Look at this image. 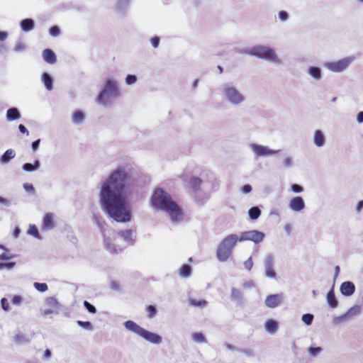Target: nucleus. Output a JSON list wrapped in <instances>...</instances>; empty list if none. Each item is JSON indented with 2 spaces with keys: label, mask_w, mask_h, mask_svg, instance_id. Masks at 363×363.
Segmentation results:
<instances>
[{
  "label": "nucleus",
  "mask_w": 363,
  "mask_h": 363,
  "mask_svg": "<svg viewBox=\"0 0 363 363\" xmlns=\"http://www.w3.org/2000/svg\"><path fill=\"white\" fill-rule=\"evenodd\" d=\"M131 178L123 167L117 168L104 183L101 201L108 215L117 222H127L130 219L125 198L122 195Z\"/></svg>",
  "instance_id": "obj_1"
},
{
  "label": "nucleus",
  "mask_w": 363,
  "mask_h": 363,
  "mask_svg": "<svg viewBox=\"0 0 363 363\" xmlns=\"http://www.w3.org/2000/svg\"><path fill=\"white\" fill-rule=\"evenodd\" d=\"M152 203L156 208L167 212L173 221H177L182 216L179 205L162 189H157L152 197Z\"/></svg>",
  "instance_id": "obj_2"
},
{
  "label": "nucleus",
  "mask_w": 363,
  "mask_h": 363,
  "mask_svg": "<svg viewBox=\"0 0 363 363\" xmlns=\"http://www.w3.org/2000/svg\"><path fill=\"white\" fill-rule=\"evenodd\" d=\"M238 242V236L230 234L226 236L218 247L216 256L220 262L227 261L232 255L233 250Z\"/></svg>",
  "instance_id": "obj_3"
},
{
  "label": "nucleus",
  "mask_w": 363,
  "mask_h": 363,
  "mask_svg": "<svg viewBox=\"0 0 363 363\" xmlns=\"http://www.w3.org/2000/svg\"><path fill=\"white\" fill-rule=\"evenodd\" d=\"M124 325L126 329L135 333L151 343L159 344L162 342V337L159 335L145 330L132 320L126 321Z\"/></svg>",
  "instance_id": "obj_4"
},
{
  "label": "nucleus",
  "mask_w": 363,
  "mask_h": 363,
  "mask_svg": "<svg viewBox=\"0 0 363 363\" xmlns=\"http://www.w3.org/2000/svg\"><path fill=\"white\" fill-rule=\"evenodd\" d=\"M264 238V234L258 230L245 231L241 233L238 238V241H252L255 244L261 242Z\"/></svg>",
  "instance_id": "obj_5"
},
{
  "label": "nucleus",
  "mask_w": 363,
  "mask_h": 363,
  "mask_svg": "<svg viewBox=\"0 0 363 363\" xmlns=\"http://www.w3.org/2000/svg\"><path fill=\"white\" fill-rule=\"evenodd\" d=\"M251 53L259 58L270 60H275L277 57L274 52L272 49L263 46L253 48Z\"/></svg>",
  "instance_id": "obj_6"
},
{
  "label": "nucleus",
  "mask_w": 363,
  "mask_h": 363,
  "mask_svg": "<svg viewBox=\"0 0 363 363\" xmlns=\"http://www.w3.org/2000/svg\"><path fill=\"white\" fill-rule=\"evenodd\" d=\"M224 91L227 99L232 104H238L244 100L243 96L234 87H227Z\"/></svg>",
  "instance_id": "obj_7"
},
{
  "label": "nucleus",
  "mask_w": 363,
  "mask_h": 363,
  "mask_svg": "<svg viewBox=\"0 0 363 363\" xmlns=\"http://www.w3.org/2000/svg\"><path fill=\"white\" fill-rule=\"evenodd\" d=\"M349 59H342L337 62H330L327 64V67L332 72H340L344 71L350 65Z\"/></svg>",
  "instance_id": "obj_8"
},
{
  "label": "nucleus",
  "mask_w": 363,
  "mask_h": 363,
  "mask_svg": "<svg viewBox=\"0 0 363 363\" xmlns=\"http://www.w3.org/2000/svg\"><path fill=\"white\" fill-rule=\"evenodd\" d=\"M55 215L52 213H48L43 218L41 229L43 230H52L54 226Z\"/></svg>",
  "instance_id": "obj_9"
},
{
  "label": "nucleus",
  "mask_w": 363,
  "mask_h": 363,
  "mask_svg": "<svg viewBox=\"0 0 363 363\" xmlns=\"http://www.w3.org/2000/svg\"><path fill=\"white\" fill-rule=\"evenodd\" d=\"M104 90H106V93H109L114 97H117L118 96V90L117 89L116 82L114 80L107 79Z\"/></svg>",
  "instance_id": "obj_10"
},
{
  "label": "nucleus",
  "mask_w": 363,
  "mask_h": 363,
  "mask_svg": "<svg viewBox=\"0 0 363 363\" xmlns=\"http://www.w3.org/2000/svg\"><path fill=\"white\" fill-rule=\"evenodd\" d=\"M289 207L294 211H300L305 207L304 201L301 196H296L291 200Z\"/></svg>",
  "instance_id": "obj_11"
},
{
  "label": "nucleus",
  "mask_w": 363,
  "mask_h": 363,
  "mask_svg": "<svg viewBox=\"0 0 363 363\" xmlns=\"http://www.w3.org/2000/svg\"><path fill=\"white\" fill-rule=\"evenodd\" d=\"M281 301V296L273 294L268 296L265 299V304L269 308H275L278 306Z\"/></svg>",
  "instance_id": "obj_12"
},
{
  "label": "nucleus",
  "mask_w": 363,
  "mask_h": 363,
  "mask_svg": "<svg viewBox=\"0 0 363 363\" xmlns=\"http://www.w3.org/2000/svg\"><path fill=\"white\" fill-rule=\"evenodd\" d=\"M265 274L268 277L274 278L276 273L273 269V257L272 255H268L264 261Z\"/></svg>",
  "instance_id": "obj_13"
},
{
  "label": "nucleus",
  "mask_w": 363,
  "mask_h": 363,
  "mask_svg": "<svg viewBox=\"0 0 363 363\" xmlns=\"http://www.w3.org/2000/svg\"><path fill=\"white\" fill-rule=\"evenodd\" d=\"M354 284L351 281H345L340 286V291L344 296H351L354 294Z\"/></svg>",
  "instance_id": "obj_14"
},
{
  "label": "nucleus",
  "mask_w": 363,
  "mask_h": 363,
  "mask_svg": "<svg viewBox=\"0 0 363 363\" xmlns=\"http://www.w3.org/2000/svg\"><path fill=\"white\" fill-rule=\"evenodd\" d=\"M359 312H360V308L359 306L352 307V308H350L345 314L340 316L339 318V319L341 320H348V319L357 315V314H359Z\"/></svg>",
  "instance_id": "obj_15"
},
{
  "label": "nucleus",
  "mask_w": 363,
  "mask_h": 363,
  "mask_svg": "<svg viewBox=\"0 0 363 363\" xmlns=\"http://www.w3.org/2000/svg\"><path fill=\"white\" fill-rule=\"evenodd\" d=\"M34 26V21L31 18H26L21 22V29L25 32H28L33 30Z\"/></svg>",
  "instance_id": "obj_16"
},
{
  "label": "nucleus",
  "mask_w": 363,
  "mask_h": 363,
  "mask_svg": "<svg viewBox=\"0 0 363 363\" xmlns=\"http://www.w3.org/2000/svg\"><path fill=\"white\" fill-rule=\"evenodd\" d=\"M43 57L44 60L50 64H53L56 61V56L55 53L50 49H46L43 51Z\"/></svg>",
  "instance_id": "obj_17"
},
{
  "label": "nucleus",
  "mask_w": 363,
  "mask_h": 363,
  "mask_svg": "<svg viewBox=\"0 0 363 363\" xmlns=\"http://www.w3.org/2000/svg\"><path fill=\"white\" fill-rule=\"evenodd\" d=\"M21 115L18 110L16 108H11L7 111L6 118L9 121H14L20 118Z\"/></svg>",
  "instance_id": "obj_18"
},
{
  "label": "nucleus",
  "mask_w": 363,
  "mask_h": 363,
  "mask_svg": "<svg viewBox=\"0 0 363 363\" xmlns=\"http://www.w3.org/2000/svg\"><path fill=\"white\" fill-rule=\"evenodd\" d=\"M202 184V180L199 177H191L189 180V188L192 191H197Z\"/></svg>",
  "instance_id": "obj_19"
},
{
  "label": "nucleus",
  "mask_w": 363,
  "mask_h": 363,
  "mask_svg": "<svg viewBox=\"0 0 363 363\" xmlns=\"http://www.w3.org/2000/svg\"><path fill=\"white\" fill-rule=\"evenodd\" d=\"M253 150L258 156H264L272 153V151L267 147L261 145H255Z\"/></svg>",
  "instance_id": "obj_20"
},
{
  "label": "nucleus",
  "mask_w": 363,
  "mask_h": 363,
  "mask_svg": "<svg viewBox=\"0 0 363 363\" xmlns=\"http://www.w3.org/2000/svg\"><path fill=\"white\" fill-rule=\"evenodd\" d=\"M14 157L15 152L12 149H9L1 157L0 161L1 162L6 164L8 163Z\"/></svg>",
  "instance_id": "obj_21"
},
{
  "label": "nucleus",
  "mask_w": 363,
  "mask_h": 363,
  "mask_svg": "<svg viewBox=\"0 0 363 363\" xmlns=\"http://www.w3.org/2000/svg\"><path fill=\"white\" fill-rule=\"evenodd\" d=\"M327 301L329 306L331 308H335L337 306V301L336 300L334 291L330 290L327 294Z\"/></svg>",
  "instance_id": "obj_22"
},
{
  "label": "nucleus",
  "mask_w": 363,
  "mask_h": 363,
  "mask_svg": "<svg viewBox=\"0 0 363 363\" xmlns=\"http://www.w3.org/2000/svg\"><path fill=\"white\" fill-rule=\"evenodd\" d=\"M325 138L320 130H316L314 134V143L318 146L321 147L324 145Z\"/></svg>",
  "instance_id": "obj_23"
},
{
  "label": "nucleus",
  "mask_w": 363,
  "mask_h": 363,
  "mask_svg": "<svg viewBox=\"0 0 363 363\" xmlns=\"http://www.w3.org/2000/svg\"><path fill=\"white\" fill-rule=\"evenodd\" d=\"M179 274L182 277H188L191 274V267L188 264H183L179 269Z\"/></svg>",
  "instance_id": "obj_24"
},
{
  "label": "nucleus",
  "mask_w": 363,
  "mask_h": 363,
  "mask_svg": "<svg viewBox=\"0 0 363 363\" xmlns=\"http://www.w3.org/2000/svg\"><path fill=\"white\" fill-rule=\"evenodd\" d=\"M230 298L233 301L241 303V301H242V292L240 290H238V289H237L235 288H232L231 294H230Z\"/></svg>",
  "instance_id": "obj_25"
},
{
  "label": "nucleus",
  "mask_w": 363,
  "mask_h": 363,
  "mask_svg": "<svg viewBox=\"0 0 363 363\" xmlns=\"http://www.w3.org/2000/svg\"><path fill=\"white\" fill-rule=\"evenodd\" d=\"M43 82L48 90L52 89V80L48 73H44L42 76Z\"/></svg>",
  "instance_id": "obj_26"
},
{
  "label": "nucleus",
  "mask_w": 363,
  "mask_h": 363,
  "mask_svg": "<svg viewBox=\"0 0 363 363\" xmlns=\"http://www.w3.org/2000/svg\"><path fill=\"white\" fill-rule=\"evenodd\" d=\"M249 216L252 220L257 219L261 214V211L257 206L252 207L249 210Z\"/></svg>",
  "instance_id": "obj_27"
},
{
  "label": "nucleus",
  "mask_w": 363,
  "mask_h": 363,
  "mask_svg": "<svg viewBox=\"0 0 363 363\" xmlns=\"http://www.w3.org/2000/svg\"><path fill=\"white\" fill-rule=\"evenodd\" d=\"M308 73L315 79H320L321 77V71L318 67H310L308 69Z\"/></svg>",
  "instance_id": "obj_28"
},
{
  "label": "nucleus",
  "mask_w": 363,
  "mask_h": 363,
  "mask_svg": "<svg viewBox=\"0 0 363 363\" xmlns=\"http://www.w3.org/2000/svg\"><path fill=\"white\" fill-rule=\"evenodd\" d=\"M265 328L269 333H274L277 329V323L274 320H269L266 322Z\"/></svg>",
  "instance_id": "obj_29"
},
{
  "label": "nucleus",
  "mask_w": 363,
  "mask_h": 363,
  "mask_svg": "<svg viewBox=\"0 0 363 363\" xmlns=\"http://www.w3.org/2000/svg\"><path fill=\"white\" fill-rule=\"evenodd\" d=\"M40 166V163L38 160H36L34 163V164H32L30 163H26L23 166V170L26 172H33L35 169H37Z\"/></svg>",
  "instance_id": "obj_30"
},
{
  "label": "nucleus",
  "mask_w": 363,
  "mask_h": 363,
  "mask_svg": "<svg viewBox=\"0 0 363 363\" xmlns=\"http://www.w3.org/2000/svg\"><path fill=\"white\" fill-rule=\"evenodd\" d=\"M28 233L30 235H33V237L40 239V236L38 232V228L35 225H30L29 226Z\"/></svg>",
  "instance_id": "obj_31"
},
{
  "label": "nucleus",
  "mask_w": 363,
  "mask_h": 363,
  "mask_svg": "<svg viewBox=\"0 0 363 363\" xmlns=\"http://www.w3.org/2000/svg\"><path fill=\"white\" fill-rule=\"evenodd\" d=\"M118 235L123 238L125 240H130L132 231L130 230H121L118 232Z\"/></svg>",
  "instance_id": "obj_32"
},
{
  "label": "nucleus",
  "mask_w": 363,
  "mask_h": 363,
  "mask_svg": "<svg viewBox=\"0 0 363 363\" xmlns=\"http://www.w3.org/2000/svg\"><path fill=\"white\" fill-rule=\"evenodd\" d=\"M189 303L191 306H193L195 307H203L207 305V301L205 300L190 299Z\"/></svg>",
  "instance_id": "obj_33"
},
{
  "label": "nucleus",
  "mask_w": 363,
  "mask_h": 363,
  "mask_svg": "<svg viewBox=\"0 0 363 363\" xmlns=\"http://www.w3.org/2000/svg\"><path fill=\"white\" fill-rule=\"evenodd\" d=\"M84 113L82 111H77L74 114H73V121L75 123H79V122H82L83 120H84Z\"/></svg>",
  "instance_id": "obj_34"
},
{
  "label": "nucleus",
  "mask_w": 363,
  "mask_h": 363,
  "mask_svg": "<svg viewBox=\"0 0 363 363\" xmlns=\"http://www.w3.org/2000/svg\"><path fill=\"white\" fill-rule=\"evenodd\" d=\"M34 287L36 290L40 292H45L48 289V286L45 283L35 282Z\"/></svg>",
  "instance_id": "obj_35"
},
{
  "label": "nucleus",
  "mask_w": 363,
  "mask_h": 363,
  "mask_svg": "<svg viewBox=\"0 0 363 363\" xmlns=\"http://www.w3.org/2000/svg\"><path fill=\"white\" fill-rule=\"evenodd\" d=\"M146 312L149 318H153L157 314V309L153 306H148L146 308Z\"/></svg>",
  "instance_id": "obj_36"
},
{
  "label": "nucleus",
  "mask_w": 363,
  "mask_h": 363,
  "mask_svg": "<svg viewBox=\"0 0 363 363\" xmlns=\"http://www.w3.org/2000/svg\"><path fill=\"white\" fill-rule=\"evenodd\" d=\"M301 319L307 325H310L313 322V315L310 313H306L302 315Z\"/></svg>",
  "instance_id": "obj_37"
},
{
  "label": "nucleus",
  "mask_w": 363,
  "mask_h": 363,
  "mask_svg": "<svg viewBox=\"0 0 363 363\" xmlns=\"http://www.w3.org/2000/svg\"><path fill=\"white\" fill-rule=\"evenodd\" d=\"M47 304L52 308H57L59 306V303L57 299L54 297H49L46 299Z\"/></svg>",
  "instance_id": "obj_38"
},
{
  "label": "nucleus",
  "mask_w": 363,
  "mask_h": 363,
  "mask_svg": "<svg viewBox=\"0 0 363 363\" xmlns=\"http://www.w3.org/2000/svg\"><path fill=\"white\" fill-rule=\"evenodd\" d=\"M193 339L197 342H205L206 338L201 333H196L193 335Z\"/></svg>",
  "instance_id": "obj_39"
},
{
  "label": "nucleus",
  "mask_w": 363,
  "mask_h": 363,
  "mask_svg": "<svg viewBox=\"0 0 363 363\" xmlns=\"http://www.w3.org/2000/svg\"><path fill=\"white\" fill-rule=\"evenodd\" d=\"M49 33L52 36L57 37L60 35V30L57 26H53L50 28Z\"/></svg>",
  "instance_id": "obj_40"
},
{
  "label": "nucleus",
  "mask_w": 363,
  "mask_h": 363,
  "mask_svg": "<svg viewBox=\"0 0 363 363\" xmlns=\"http://www.w3.org/2000/svg\"><path fill=\"white\" fill-rule=\"evenodd\" d=\"M84 307L88 310V311L91 313H96V308L91 305L89 302L87 301H84Z\"/></svg>",
  "instance_id": "obj_41"
},
{
  "label": "nucleus",
  "mask_w": 363,
  "mask_h": 363,
  "mask_svg": "<svg viewBox=\"0 0 363 363\" xmlns=\"http://www.w3.org/2000/svg\"><path fill=\"white\" fill-rule=\"evenodd\" d=\"M77 324L79 326L83 327L84 328H86L88 330H91L92 329L91 323L90 322H89V321L78 320L77 321Z\"/></svg>",
  "instance_id": "obj_42"
},
{
  "label": "nucleus",
  "mask_w": 363,
  "mask_h": 363,
  "mask_svg": "<svg viewBox=\"0 0 363 363\" xmlns=\"http://www.w3.org/2000/svg\"><path fill=\"white\" fill-rule=\"evenodd\" d=\"M136 81L137 78L135 75L128 74L125 78V82L128 85L134 84Z\"/></svg>",
  "instance_id": "obj_43"
},
{
  "label": "nucleus",
  "mask_w": 363,
  "mask_h": 363,
  "mask_svg": "<svg viewBox=\"0 0 363 363\" xmlns=\"http://www.w3.org/2000/svg\"><path fill=\"white\" fill-rule=\"evenodd\" d=\"M106 94V90H102L100 91L99 94L97 96V101L99 104H104V96Z\"/></svg>",
  "instance_id": "obj_44"
},
{
  "label": "nucleus",
  "mask_w": 363,
  "mask_h": 363,
  "mask_svg": "<svg viewBox=\"0 0 363 363\" xmlns=\"http://www.w3.org/2000/svg\"><path fill=\"white\" fill-rule=\"evenodd\" d=\"M244 267L249 271L252 269L253 267V261L252 257H249L246 261H245Z\"/></svg>",
  "instance_id": "obj_45"
},
{
  "label": "nucleus",
  "mask_w": 363,
  "mask_h": 363,
  "mask_svg": "<svg viewBox=\"0 0 363 363\" xmlns=\"http://www.w3.org/2000/svg\"><path fill=\"white\" fill-rule=\"evenodd\" d=\"M1 307L5 311H8L9 309V304L6 298H2L1 300Z\"/></svg>",
  "instance_id": "obj_46"
},
{
  "label": "nucleus",
  "mask_w": 363,
  "mask_h": 363,
  "mask_svg": "<svg viewBox=\"0 0 363 363\" xmlns=\"http://www.w3.org/2000/svg\"><path fill=\"white\" fill-rule=\"evenodd\" d=\"M15 262L0 263V269L7 268L10 269L13 268L15 266Z\"/></svg>",
  "instance_id": "obj_47"
},
{
  "label": "nucleus",
  "mask_w": 363,
  "mask_h": 363,
  "mask_svg": "<svg viewBox=\"0 0 363 363\" xmlns=\"http://www.w3.org/2000/svg\"><path fill=\"white\" fill-rule=\"evenodd\" d=\"M160 40V38H159V37H157V36H154L153 38H151L150 42H151V43H152V45L155 48H157V47H158V45H159Z\"/></svg>",
  "instance_id": "obj_48"
},
{
  "label": "nucleus",
  "mask_w": 363,
  "mask_h": 363,
  "mask_svg": "<svg viewBox=\"0 0 363 363\" xmlns=\"http://www.w3.org/2000/svg\"><path fill=\"white\" fill-rule=\"evenodd\" d=\"M308 351L312 356H315V355H317V354H318L321 351V348L320 347H310Z\"/></svg>",
  "instance_id": "obj_49"
},
{
  "label": "nucleus",
  "mask_w": 363,
  "mask_h": 363,
  "mask_svg": "<svg viewBox=\"0 0 363 363\" xmlns=\"http://www.w3.org/2000/svg\"><path fill=\"white\" fill-rule=\"evenodd\" d=\"M21 301H22V298L20 296H17V295L14 296L11 299V302L14 305H20V303H21Z\"/></svg>",
  "instance_id": "obj_50"
},
{
  "label": "nucleus",
  "mask_w": 363,
  "mask_h": 363,
  "mask_svg": "<svg viewBox=\"0 0 363 363\" xmlns=\"http://www.w3.org/2000/svg\"><path fill=\"white\" fill-rule=\"evenodd\" d=\"M291 189L295 193H300L303 191L302 186H301L298 184H294L291 186Z\"/></svg>",
  "instance_id": "obj_51"
},
{
  "label": "nucleus",
  "mask_w": 363,
  "mask_h": 363,
  "mask_svg": "<svg viewBox=\"0 0 363 363\" xmlns=\"http://www.w3.org/2000/svg\"><path fill=\"white\" fill-rule=\"evenodd\" d=\"M279 17L281 21H284L288 18V13L284 11H281L279 13Z\"/></svg>",
  "instance_id": "obj_52"
},
{
  "label": "nucleus",
  "mask_w": 363,
  "mask_h": 363,
  "mask_svg": "<svg viewBox=\"0 0 363 363\" xmlns=\"http://www.w3.org/2000/svg\"><path fill=\"white\" fill-rule=\"evenodd\" d=\"M252 191V187L250 184H245L242 188V191L244 194H248Z\"/></svg>",
  "instance_id": "obj_53"
},
{
  "label": "nucleus",
  "mask_w": 363,
  "mask_h": 363,
  "mask_svg": "<svg viewBox=\"0 0 363 363\" xmlns=\"http://www.w3.org/2000/svg\"><path fill=\"white\" fill-rule=\"evenodd\" d=\"M11 258V256L9 255L6 252H3L0 255V260L1 261H7Z\"/></svg>",
  "instance_id": "obj_54"
},
{
  "label": "nucleus",
  "mask_w": 363,
  "mask_h": 363,
  "mask_svg": "<svg viewBox=\"0 0 363 363\" xmlns=\"http://www.w3.org/2000/svg\"><path fill=\"white\" fill-rule=\"evenodd\" d=\"M18 128H19V130L21 133H26V135H28L29 133H28L27 128L23 125L20 124L18 126Z\"/></svg>",
  "instance_id": "obj_55"
},
{
  "label": "nucleus",
  "mask_w": 363,
  "mask_h": 363,
  "mask_svg": "<svg viewBox=\"0 0 363 363\" xmlns=\"http://www.w3.org/2000/svg\"><path fill=\"white\" fill-rule=\"evenodd\" d=\"M40 141V139H38L32 143V148H33V151H35L38 148Z\"/></svg>",
  "instance_id": "obj_56"
},
{
  "label": "nucleus",
  "mask_w": 363,
  "mask_h": 363,
  "mask_svg": "<svg viewBox=\"0 0 363 363\" xmlns=\"http://www.w3.org/2000/svg\"><path fill=\"white\" fill-rule=\"evenodd\" d=\"M357 120L359 123H363V111H361L357 114Z\"/></svg>",
  "instance_id": "obj_57"
},
{
  "label": "nucleus",
  "mask_w": 363,
  "mask_h": 363,
  "mask_svg": "<svg viewBox=\"0 0 363 363\" xmlns=\"http://www.w3.org/2000/svg\"><path fill=\"white\" fill-rule=\"evenodd\" d=\"M363 208V200L360 201L357 205V211H360L362 210V208Z\"/></svg>",
  "instance_id": "obj_58"
},
{
  "label": "nucleus",
  "mask_w": 363,
  "mask_h": 363,
  "mask_svg": "<svg viewBox=\"0 0 363 363\" xmlns=\"http://www.w3.org/2000/svg\"><path fill=\"white\" fill-rule=\"evenodd\" d=\"M7 37V34L5 32L0 31V40L3 41Z\"/></svg>",
  "instance_id": "obj_59"
},
{
  "label": "nucleus",
  "mask_w": 363,
  "mask_h": 363,
  "mask_svg": "<svg viewBox=\"0 0 363 363\" xmlns=\"http://www.w3.org/2000/svg\"><path fill=\"white\" fill-rule=\"evenodd\" d=\"M111 287L116 290H118L120 288L119 284L116 281L111 282Z\"/></svg>",
  "instance_id": "obj_60"
},
{
  "label": "nucleus",
  "mask_w": 363,
  "mask_h": 363,
  "mask_svg": "<svg viewBox=\"0 0 363 363\" xmlns=\"http://www.w3.org/2000/svg\"><path fill=\"white\" fill-rule=\"evenodd\" d=\"M44 355H45V357L46 358H49V357H50V355H51V352H50V351L49 350H46L45 351V354H44Z\"/></svg>",
  "instance_id": "obj_61"
},
{
  "label": "nucleus",
  "mask_w": 363,
  "mask_h": 363,
  "mask_svg": "<svg viewBox=\"0 0 363 363\" xmlns=\"http://www.w3.org/2000/svg\"><path fill=\"white\" fill-rule=\"evenodd\" d=\"M24 187H25L27 190H28V189L33 190V186H32V185H30V184H25V185H24Z\"/></svg>",
  "instance_id": "obj_62"
},
{
  "label": "nucleus",
  "mask_w": 363,
  "mask_h": 363,
  "mask_svg": "<svg viewBox=\"0 0 363 363\" xmlns=\"http://www.w3.org/2000/svg\"><path fill=\"white\" fill-rule=\"evenodd\" d=\"M0 203L2 204H6L7 200L1 196H0Z\"/></svg>",
  "instance_id": "obj_63"
},
{
  "label": "nucleus",
  "mask_w": 363,
  "mask_h": 363,
  "mask_svg": "<svg viewBox=\"0 0 363 363\" xmlns=\"http://www.w3.org/2000/svg\"><path fill=\"white\" fill-rule=\"evenodd\" d=\"M253 286V283L252 282H246L244 284V286L245 287H250V286Z\"/></svg>",
  "instance_id": "obj_64"
}]
</instances>
